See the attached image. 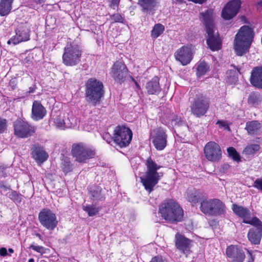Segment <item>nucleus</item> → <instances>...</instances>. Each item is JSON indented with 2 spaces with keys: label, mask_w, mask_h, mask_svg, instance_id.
Returning <instances> with one entry per match:
<instances>
[{
  "label": "nucleus",
  "mask_w": 262,
  "mask_h": 262,
  "mask_svg": "<svg viewBox=\"0 0 262 262\" xmlns=\"http://www.w3.org/2000/svg\"><path fill=\"white\" fill-rule=\"evenodd\" d=\"M253 38L252 29L247 26L241 28L234 40L233 48L238 56H242L248 52Z\"/></svg>",
  "instance_id": "f257e3e1"
},
{
  "label": "nucleus",
  "mask_w": 262,
  "mask_h": 262,
  "mask_svg": "<svg viewBox=\"0 0 262 262\" xmlns=\"http://www.w3.org/2000/svg\"><path fill=\"white\" fill-rule=\"evenodd\" d=\"M146 165L147 170L145 174L141 177V180L146 190L150 192L163 176V174L157 172L161 166L158 165L150 158L146 160Z\"/></svg>",
  "instance_id": "f03ea898"
},
{
  "label": "nucleus",
  "mask_w": 262,
  "mask_h": 262,
  "mask_svg": "<svg viewBox=\"0 0 262 262\" xmlns=\"http://www.w3.org/2000/svg\"><path fill=\"white\" fill-rule=\"evenodd\" d=\"M159 213L165 220L180 222L183 218V210L173 200H166L160 205Z\"/></svg>",
  "instance_id": "7ed1b4c3"
},
{
  "label": "nucleus",
  "mask_w": 262,
  "mask_h": 262,
  "mask_svg": "<svg viewBox=\"0 0 262 262\" xmlns=\"http://www.w3.org/2000/svg\"><path fill=\"white\" fill-rule=\"evenodd\" d=\"M103 84L95 79L88 80L86 85V97L88 101L95 105L103 95Z\"/></svg>",
  "instance_id": "20e7f679"
},
{
  "label": "nucleus",
  "mask_w": 262,
  "mask_h": 262,
  "mask_svg": "<svg viewBox=\"0 0 262 262\" xmlns=\"http://www.w3.org/2000/svg\"><path fill=\"white\" fill-rule=\"evenodd\" d=\"M81 50L78 45L70 43L64 48L62 55V61L67 66H74L78 64L81 56Z\"/></svg>",
  "instance_id": "39448f33"
},
{
  "label": "nucleus",
  "mask_w": 262,
  "mask_h": 262,
  "mask_svg": "<svg viewBox=\"0 0 262 262\" xmlns=\"http://www.w3.org/2000/svg\"><path fill=\"white\" fill-rule=\"evenodd\" d=\"M72 152L75 160L80 163L86 162L94 158L96 154L94 149L82 143L73 145Z\"/></svg>",
  "instance_id": "423d86ee"
},
{
  "label": "nucleus",
  "mask_w": 262,
  "mask_h": 262,
  "mask_svg": "<svg viewBox=\"0 0 262 262\" xmlns=\"http://www.w3.org/2000/svg\"><path fill=\"white\" fill-rule=\"evenodd\" d=\"M14 134L18 138H27L32 136L36 127L24 119H18L13 122Z\"/></svg>",
  "instance_id": "0eeeda50"
},
{
  "label": "nucleus",
  "mask_w": 262,
  "mask_h": 262,
  "mask_svg": "<svg viewBox=\"0 0 262 262\" xmlns=\"http://www.w3.org/2000/svg\"><path fill=\"white\" fill-rule=\"evenodd\" d=\"M114 142L121 147L129 145L132 139V132L125 126H117L114 131Z\"/></svg>",
  "instance_id": "6e6552de"
},
{
  "label": "nucleus",
  "mask_w": 262,
  "mask_h": 262,
  "mask_svg": "<svg viewBox=\"0 0 262 262\" xmlns=\"http://www.w3.org/2000/svg\"><path fill=\"white\" fill-rule=\"evenodd\" d=\"M204 152L206 158L210 162H218L222 158L221 147L214 141H210L205 145Z\"/></svg>",
  "instance_id": "1a4fd4ad"
},
{
  "label": "nucleus",
  "mask_w": 262,
  "mask_h": 262,
  "mask_svg": "<svg viewBox=\"0 0 262 262\" xmlns=\"http://www.w3.org/2000/svg\"><path fill=\"white\" fill-rule=\"evenodd\" d=\"M38 219L40 224L48 230H53L57 225L56 216L50 209H44L41 211Z\"/></svg>",
  "instance_id": "9d476101"
},
{
  "label": "nucleus",
  "mask_w": 262,
  "mask_h": 262,
  "mask_svg": "<svg viewBox=\"0 0 262 262\" xmlns=\"http://www.w3.org/2000/svg\"><path fill=\"white\" fill-rule=\"evenodd\" d=\"M150 138L155 148L162 150L167 145V135L166 130L162 127L154 129L150 134Z\"/></svg>",
  "instance_id": "9b49d317"
},
{
  "label": "nucleus",
  "mask_w": 262,
  "mask_h": 262,
  "mask_svg": "<svg viewBox=\"0 0 262 262\" xmlns=\"http://www.w3.org/2000/svg\"><path fill=\"white\" fill-rule=\"evenodd\" d=\"M209 106L208 100L202 95L194 99L190 106L191 113L197 117L204 115Z\"/></svg>",
  "instance_id": "f8f14e48"
},
{
  "label": "nucleus",
  "mask_w": 262,
  "mask_h": 262,
  "mask_svg": "<svg viewBox=\"0 0 262 262\" xmlns=\"http://www.w3.org/2000/svg\"><path fill=\"white\" fill-rule=\"evenodd\" d=\"M110 74L115 81L121 83L128 75V69L123 63L117 61L112 66Z\"/></svg>",
  "instance_id": "ddd939ff"
},
{
  "label": "nucleus",
  "mask_w": 262,
  "mask_h": 262,
  "mask_svg": "<svg viewBox=\"0 0 262 262\" xmlns=\"http://www.w3.org/2000/svg\"><path fill=\"white\" fill-rule=\"evenodd\" d=\"M253 226L248 233V239L253 244H259L262 236V222L259 219H255V221L250 224Z\"/></svg>",
  "instance_id": "4468645a"
},
{
  "label": "nucleus",
  "mask_w": 262,
  "mask_h": 262,
  "mask_svg": "<svg viewBox=\"0 0 262 262\" xmlns=\"http://www.w3.org/2000/svg\"><path fill=\"white\" fill-rule=\"evenodd\" d=\"M226 255L229 262H243L245 253L242 248L236 245H230L226 249Z\"/></svg>",
  "instance_id": "2eb2a0df"
},
{
  "label": "nucleus",
  "mask_w": 262,
  "mask_h": 262,
  "mask_svg": "<svg viewBox=\"0 0 262 262\" xmlns=\"http://www.w3.org/2000/svg\"><path fill=\"white\" fill-rule=\"evenodd\" d=\"M241 5L239 0H232L228 2L222 10L223 18L226 20L232 19L237 14Z\"/></svg>",
  "instance_id": "dca6fc26"
},
{
  "label": "nucleus",
  "mask_w": 262,
  "mask_h": 262,
  "mask_svg": "<svg viewBox=\"0 0 262 262\" xmlns=\"http://www.w3.org/2000/svg\"><path fill=\"white\" fill-rule=\"evenodd\" d=\"M176 59L181 62L183 66L189 63L193 58L191 49L187 46H183L174 53Z\"/></svg>",
  "instance_id": "f3484780"
},
{
  "label": "nucleus",
  "mask_w": 262,
  "mask_h": 262,
  "mask_svg": "<svg viewBox=\"0 0 262 262\" xmlns=\"http://www.w3.org/2000/svg\"><path fill=\"white\" fill-rule=\"evenodd\" d=\"M191 241L180 233L175 235V245L177 248L187 256L190 253Z\"/></svg>",
  "instance_id": "a211bd4d"
},
{
  "label": "nucleus",
  "mask_w": 262,
  "mask_h": 262,
  "mask_svg": "<svg viewBox=\"0 0 262 262\" xmlns=\"http://www.w3.org/2000/svg\"><path fill=\"white\" fill-rule=\"evenodd\" d=\"M233 212L238 216L243 219V222L250 224L255 221V219H259L257 217L251 218V212L247 208L233 204L232 206Z\"/></svg>",
  "instance_id": "6ab92c4d"
},
{
  "label": "nucleus",
  "mask_w": 262,
  "mask_h": 262,
  "mask_svg": "<svg viewBox=\"0 0 262 262\" xmlns=\"http://www.w3.org/2000/svg\"><path fill=\"white\" fill-rule=\"evenodd\" d=\"M208 38L207 43L208 47L213 51L220 50L222 47V41L217 33H215L214 30L207 31Z\"/></svg>",
  "instance_id": "aec40b11"
},
{
  "label": "nucleus",
  "mask_w": 262,
  "mask_h": 262,
  "mask_svg": "<svg viewBox=\"0 0 262 262\" xmlns=\"http://www.w3.org/2000/svg\"><path fill=\"white\" fill-rule=\"evenodd\" d=\"M30 39L29 31L26 28H19L16 31V35L10 39L8 44L12 43L14 45L22 41H28Z\"/></svg>",
  "instance_id": "412c9836"
},
{
  "label": "nucleus",
  "mask_w": 262,
  "mask_h": 262,
  "mask_svg": "<svg viewBox=\"0 0 262 262\" xmlns=\"http://www.w3.org/2000/svg\"><path fill=\"white\" fill-rule=\"evenodd\" d=\"M32 156L37 164L40 165L48 158V154L44 148L39 145H35L32 149Z\"/></svg>",
  "instance_id": "4be33fe9"
},
{
  "label": "nucleus",
  "mask_w": 262,
  "mask_h": 262,
  "mask_svg": "<svg viewBox=\"0 0 262 262\" xmlns=\"http://www.w3.org/2000/svg\"><path fill=\"white\" fill-rule=\"evenodd\" d=\"M185 196L189 202L194 204L199 202H201L206 196L202 190L194 188L188 189Z\"/></svg>",
  "instance_id": "5701e85b"
},
{
  "label": "nucleus",
  "mask_w": 262,
  "mask_h": 262,
  "mask_svg": "<svg viewBox=\"0 0 262 262\" xmlns=\"http://www.w3.org/2000/svg\"><path fill=\"white\" fill-rule=\"evenodd\" d=\"M251 83L258 88H262V66L254 68L250 78Z\"/></svg>",
  "instance_id": "b1692460"
},
{
  "label": "nucleus",
  "mask_w": 262,
  "mask_h": 262,
  "mask_svg": "<svg viewBox=\"0 0 262 262\" xmlns=\"http://www.w3.org/2000/svg\"><path fill=\"white\" fill-rule=\"evenodd\" d=\"M46 113L45 107L38 101H35L32 108V118L34 120H39L43 118Z\"/></svg>",
  "instance_id": "393cba45"
},
{
  "label": "nucleus",
  "mask_w": 262,
  "mask_h": 262,
  "mask_svg": "<svg viewBox=\"0 0 262 262\" xmlns=\"http://www.w3.org/2000/svg\"><path fill=\"white\" fill-rule=\"evenodd\" d=\"M210 216H220L225 214L226 212L225 206L224 203L219 199H214Z\"/></svg>",
  "instance_id": "a878e982"
},
{
  "label": "nucleus",
  "mask_w": 262,
  "mask_h": 262,
  "mask_svg": "<svg viewBox=\"0 0 262 262\" xmlns=\"http://www.w3.org/2000/svg\"><path fill=\"white\" fill-rule=\"evenodd\" d=\"M204 24L206 26V32L214 30L213 19L214 15L211 10H207L205 13L202 14Z\"/></svg>",
  "instance_id": "bb28decb"
},
{
  "label": "nucleus",
  "mask_w": 262,
  "mask_h": 262,
  "mask_svg": "<svg viewBox=\"0 0 262 262\" xmlns=\"http://www.w3.org/2000/svg\"><path fill=\"white\" fill-rule=\"evenodd\" d=\"M146 89L149 94H158L161 91L159 79L155 77L146 84Z\"/></svg>",
  "instance_id": "cd10ccee"
},
{
  "label": "nucleus",
  "mask_w": 262,
  "mask_h": 262,
  "mask_svg": "<svg viewBox=\"0 0 262 262\" xmlns=\"http://www.w3.org/2000/svg\"><path fill=\"white\" fill-rule=\"evenodd\" d=\"M214 199H208L206 196L201 202L200 209L201 211L207 215L210 216Z\"/></svg>",
  "instance_id": "c85d7f7f"
},
{
  "label": "nucleus",
  "mask_w": 262,
  "mask_h": 262,
  "mask_svg": "<svg viewBox=\"0 0 262 262\" xmlns=\"http://www.w3.org/2000/svg\"><path fill=\"white\" fill-rule=\"evenodd\" d=\"M13 0H1L0 1V15L6 16L8 15L11 9Z\"/></svg>",
  "instance_id": "c756f323"
},
{
  "label": "nucleus",
  "mask_w": 262,
  "mask_h": 262,
  "mask_svg": "<svg viewBox=\"0 0 262 262\" xmlns=\"http://www.w3.org/2000/svg\"><path fill=\"white\" fill-rule=\"evenodd\" d=\"M261 124L257 121H248L246 123L245 129L249 134H256L261 128Z\"/></svg>",
  "instance_id": "7c9ffc66"
},
{
  "label": "nucleus",
  "mask_w": 262,
  "mask_h": 262,
  "mask_svg": "<svg viewBox=\"0 0 262 262\" xmlns=\"http://www.w3.org/2000/svg\"><path fill=\"white\" fill-rule=\"evenodd\" d=\"M139 5L144 12H148L155 8L157 4V0H139Z\"/></svg>",
  "instance_id": "2f4dec72"
},
{
  "label": "nucleus",
  "mask_w": 262,
  "mask_h": 262,
  "mask_svg": "<svg viewBox=\"0 0 262 262\" xmlns=\"http://www.w3.org/2000/svg\"><path fill=\"white\" fill-rule=\"evenodd\" d=\"M261 99L262 97L259 93L252 92L248 97V103L250 105L255 106L259 104Z\"/></svg>",
  "instance_id": "473e14b6"
},
{
  "label": "nucleus",
  "mask_w": 262,
  "mask_h": 262,
  "mask_svg": "<svg viewBox=\"0 0 262 262\" xmlns=\"http://www.w3.org/2000/svg\"><path fill=\"white\" fill-rule=\"evenodd\" d=\"M101 191V189L98 186H95L90 188L91 196L94 200H101L104 198Z\"/></svg>",
  "instance_id": "72a5a7b5"
},
{
  "label": "nucleus",
  "mask_w": 262,
  "mask_h": 262,
  "mask_svg": "<svg viewBox=\"0 0 262 262\" xmlns=\"http://www.w3.org/2000/svg\"><path fill=\"white\" fill-rule=\"evenodd\" d=\"M259 149L260 146L258 144H250L245 147L243 150V153L247 155H252L257 152Z\"/></svg>",
  "instance_id": "f704fd0d"
},
{
  "label": "nucleus",
  "mask_w": 262,
  "mask_h": 262,
  "mask_svg": "<svg viewBox=\"0 0 262 262\" xmlns=\"http://www.w3.org/2000/svg\"><path fill=\"white\" fill-rule=\"evenodd\" d=\"M82 208L90 216L96 215L99 211V208L93 205H83Z\"/></svg>",
  "instance_id": "c9c22d12"
},
{
  "label": "nucleus",
  "mask_w": 262,
  "mask_h": 262,
  "mask_svg": "<svg viewBox=\"0 0 262 262\" xmlns=\"http://www.w3.org/2000/svg\"><path fill=\"white\" fill-rule=\"evenodd\" d=\"M164 26L161 24H158L155 25L151 31V36L154 38H157L164 31Z\"/></svg>",
  "instance_id": "e433bc0d"
},
{
  "label": "nucleus",
  "mask_w": 262,
  "mask_h": 262,
  "mask_svg": "<svg viewBox=\"0 0 262 262\" xmlns=\"http://www.w3.org/2000/svg\"><path fill=\"white\" fill-rule=\"evenodd\" d=\"M209 70V66L205 62H201L197 68L196 74L198 76L204 75Z\"/></svg>",
  "instance_id": "4c0bfd02"
},
{
  "label": "nucleus",
  "mask_w": 262,
  "mask_h": 262,
  "mask_svg": "<svg viewBox=\"0 0 262 262\" xmlns=\"http://www.w3.org/2000/svg\"><path fill=\"white\" fill-rule=\"evenodd\" d=\"M61 168L65 173H68L72 170V165L69 159L64 158L61 163Z\"/></svg>",
  "instance_id": "58836bf2"
},
{
  "label": "nucleus",
  "mask_w": 262,
  "mask_h": 262,
  "mask_svg": "<svg viewBox=\"0 0 262 262\" xmlns=\"http://www.w3.org/2000/svg\"><path fill=\"white\" fill-rule=\"evenodd\" d=\"M227 152L229 156L231 157L234 161L237 162L240 161V156L234 148L233 147L228 148Z\"/></svg>",
  "instance_id": "ea45409f"
},
{
  "label": "nucleus",
  "mask_w": 262,
  "mask_h": 262,
  "mask_svg": "<svg viewBox=\"0 0 262 262\" xmlns=\"http://www.w3.org/2000/svg\"><path fill=\"white\" fill-rule=\"evenodd\" d=\"M171 124L174 126H186L185 122L178 116L174 117L171 120Z\"/></svg>",
  "instance_id": "a19ab883"
},
{
  "label": "nucleus",
  "mask_w": 262,
  "mask_h": 262,
  "mask_svg": "<svg viewBox=\"0 0 262 262\" xmlns=\"http://www.w3.org/2000/svg\"><path fill=\"white\" fill-rule=\"evenodd\" d=\"M8 121L3 118L0 117V134H3L7 129Z\"/></svg>",
  "instance_id": "79ce46f5"
},
{
  "label": "nucleus",
  "mask_w": 262,
  "mask_h": 262,
  "mask_svg": "<svg viewBox=\"0 0 262 262\" xmlns=\"http://www.w3.org/2000/svg\"><path fill=\"white\" fill-rule=\"evenodd\" d=\"M54 122L58 128L60 129H64L66 128L64 118H62L60 117H58L55 119Z\"/></svg>",
  "instance_id": "37998d69"
},
{
  "label": "nucleus",
  "mask_w": 262,
  "mask_h": 262,
  "mask_svg": "<svg viewBox=\"0 0 262 262\" xmlns=\"http://www.w3.org/2000/svg\"><path fill=\"white\" fill-rule=\"evenodd\" d=\"M111 19L115 23H121L122 24L125 23V20L123 17L119 14H115L111 16Z\"/></svg>",
  "instance_id": "c03bdc74"
},
{
  "label": "nucleus",
  "mask_w": 262,
  "mask_h": 262,
  "mask_svg": "<svg viewBox=\"0 0 262 262\" xmlns=\"http://www.w3.org/2000/svg\"><path fill=\"white\" fill-rule=\"evenodd\" d=\"M30 248L32 249L33 250L40 253L41 254H44L46 252V248L41 246L32 244L30 246Z\"/></svg>",
  "instance_id": "a18cd8bd"
},
{
  "label": "nucleus",
  "mask_w": 262,
  "mask_h": 262,
  "mask_svg": "<svg viewBox=\"0 0 262 262\" xmlns=\"http://www.w3.org/2000/svg\"><path fill=\"white\" fill-rule=\"evenodd\" d=\"M9 198L14 201H20V198L18 194L15 191H11L9 194Z\"/></svg>",
  "instance_id": "49530a36"
},
{
  "label": "nucleus",
  "mask_w": 262,
  "mask_h": 262,
  "mask_svg": "<svg viewBox=\"0 0 262 262\" xmlns=\"http://www.w3.org/2000/svg\"><path fill=\"white\" fill-rule=\"evenodd\" d=\"M253 186L262 191V179H257L254 181Z\"/></svg>",
  "instance_id": "de8ad7c7"
},
{
  "label": "nucleus",
  "mask_w": 262,
  "mask_h": 262,
  "mask_svg": "<svg viewBox=\"0 0 262 262\" xmlns=\"http://www.w3.org/2000/svg\"><path fill=\"white\" fill-rule=\"evenodd\" d=\"M216 124H218L219 127L221 128H224L225 129H227L229 130H230L229 127L226 121L219 120L216 122Z\"/></svg>",
  "instance_id": "09e8293b"
},
{
  "label": "nucleus",
  "mask_w": 262,
  "mask_h": 262,
  "mask_svg": "<svg viewBox=\"0 0 262 262\" xmlns=\"http://www.w3.org/2000/svg\"><path fill=\"white\" fill-rule=\"evenodd\" d=\"M103 138L104 140H106V141L108 143V144H110L111 145H112V143H114V139H113L112 138H111V136L108 133H105L103 134Z\"/></svg>",
  "instance_id": "8fccbe9b"
},
{
  "label": "nucleus",
  "mask_w": 262,
  "mask_h": 262,
  "mask_svg": "<svg viewBox=\"0 0 262 262\" xmlns=\"http://www.w3.org/2000/svg\"><path fill=\"white\" fill-rule=\"evenodd\" d=\"M64 120L66 128L72 127V123L70 122V119L69 117H64Z\"/></svg>",
  "instance_id": "3c124183"
},
{
  "label": "nucleus",
  "mask_w": 262,
  "mask_h": 262,
  "mask_svg": "<svg viewBox=\"0 0 262 262\" xmlns=\"http://www.w3.org/2000/svg\"><path fill=\"white\" fill-rule=\"evenodd\" d=\"M120 0H112L110 6L113 9H115L116 7H117L120 3Z\"/></svg>",
  "instance_id": "603ef678"
},
{
  "label": "nucleus",
  "mask_w": 262,
  "mask_h": 262,
  "mask_svg": "<svg viewBox=\"0 0 262 262\" xmlns=\"http://www.w3.org/2000/svg\"><path fill=\"white\" fill-rule=\"evenodd\" d=\"M8 255L7 249L4 247L0 248V255L2 256H6Z\"/></svg>",
  "instance_id": "864d4df0"
},
{
  "label": "nucleus",
  "mask_w": 262,
  "mask_h": 262,
  "mask_svg": "<svg viewBox=\"0 0 262 262\" xmlns=\"http://www.w3.org/2000/svg\"><path fill=\"white\" fill-rule=\"evenodd\" d=\"M32 60V57L30 56H28L24 59L23 62L24 63H29V62H31Z\"/></svg>",
  "instance_id": "5fc2aeb1"
},
{
  "label": "nucleus",
  "mask_w": 262,
  "mask_h": 262,
  "mask_svg": "<svg viewBox=\"0 0 262 262\" xmlns=\"http://www.w3.org/2000/svg\"><path fill=\"white\" fill-rule=\"evenodd\" d=\"M70 122L72 123V127H74L76 124V121L75 119L72 117L70 118Z\"/></svg>",
  "instance_id": "6e6d98bb"
},
{
  "label": "nucleus",
  "mask_w": 262,
  "mask_h": 262,
  "mask_svg": "<svg viewBox=\"0 0 262 262\" xmlns=\"http://www.w3.org/2000/svg\"><path fill=\"white\" fill-rule=\"evenodd\" d=\"M130 78L132 79V80L135 83L136 86H137V88H138V89H140V85L137 83V82L135 80V79L132 76H130Z\"/></svg>",
  "instance_id": "4d7b16f0"
},
{
  "label": "nucleus",
  "mask_w": 262,
  "mask_h": 262,
  "mask_svg": "<svg viewBox=\"0 0 262 262\" xmlns=\"http://www.w3.org/2000/svg\"><path fill=\"white\" fill-rule=\"evenodd\" d=\"M36 4H42L45 2V0H34Z\"/></svg>",
  "instance_id": "13d9d810"
},
{
  "label": "nucleus",
  "mask_w": 262,
  "mask_h": 262,
  "mask_svg": "<svg viewBox=\"0 0 262 262\" xmlns=\"http://www.w3.org/2000/svg\"><path fill=\"white\" fill-rule=\"evenodd\" d=\"M35 235L38 237L40 240H42V237L39 233H36Z\"/></svg>",
  "instance_id": "bf43d9fd"
},
{
  "label": "nucleus",
  "mask_w": 262,
  "mask_h": 262,
  "mask_svg": "<svg viewBox=\"0 0 262 262\" xmlns=\"http://www.w3.org/2000/svg\"><path fill=\"white\" fill-rule=\"evenodd\" d=\"M257 5L262 7V0H260L259 2L257 3Z\"/></svg>",
  "instance_id": "052dcab7"
},
{
  "label": "nucleus",
  "mask_w": 262,
  "mask_h": 262,
  "mask_svg": "<svg viewBox=\"0 0 262 262\" xmlns=\"http://www.w3.org/2000/svg\"><path fill=\"white\" fill-rule=\"evenodd\" d=\"M8 251H9V252L10 253H13V252H14V250H13V249H12V248H9V249H8Z\"/></svg>",
  "instance_id": "680f3d73"
},
{
  "label": "nucleus",
  "mask_w": 262,
  "mask_h": 262,
  "mask_svg": "<svg viewBox=\"0 0 262 262\" xmlns=\"http://www.w3.org/2000/svg\"><path fill=\"white\" fill-rule=\"evenodd\" d=\"M1 187L2 188H3L5 190H6L8 188L7 187H6V186H5L4 185H2Z\"/></svg>",
  "instance_id": "e2e57ef3"
},
{
  "label": "nucleus",
  "mask_w": 262,
  "mask_h": 262,
  "mask_svg": "<svg viewBox=\"0 0 262 262\" xmlns=\"http://www.w3.org/2000/svg\"><path fill=\"white\" fill-rule=\"evenodd\" d=\"M34 259L33 258H30L29 259L28 262H34Z\"/></svg>",
  "instance_id": "0e129e2a"
}]
</instances>
